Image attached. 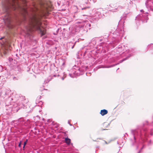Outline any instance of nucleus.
<instances>
[{"mask_svg":"<svg viewBox=\"0 0 153 153\" xmlns=\"http://www.w3.org/2000/svg\"><path fill=\"white\" fill-rule=\"evenodd\" d=\"M65 143L68 144H69L71 143V140L68 138H66L65 139Z\"/></svg>","mask_w":153,"mask_h":153,"instance_id":"obj_4","label":"nucleus"},{"mask_svg":"<svg viewBox=\"0 0 153 153\" xmlns=\"http://www.w3.org/2000/svg\"><path fill=\"white\" fill-rule=\"evenodd\" d=\"M108 113V111L105 109H103L101 110L100 112V114L102 116H104L107 114Z\"/></svg>","mask_w":153,"mask_h":153,"instance_id":"obj_3","label":"nucleus"},{"mask_svg":"<svg viewBox=\"0 0 153 153\" xmlns=\"http://www.w3.org/2000/svg\"><path fill=\"white\" fill-rule=\"evenodd\" d=\"M32 16L30 21L29 30L32 31L34 30L39 31L42 36L46 33L45 29L41 27V21L42 17L44 16L48 12V7L45 4H41L38 6L34 4L31 9Z\"/></svg>","mask_w":153,"mask_h":153,"instance_id":"obj_1","label":"nucleus"},{"mask_svg":"<svg viewBox=\"0 0 153 153\" xmlns=\"http://www.w3.org/2000/svg\"><path fill=\"white\" fill-rule=\"evenodd\" d=\"M21 144H22V142L21 141L19 145V147H21Z\"/></svg>","mask_w":153,"mask_h":153,"instance_id":"obj_6","label":"nucleus"},{"mask_svg":"<svg viewBox=\"0 0 153 153\" xmlns=\"http://www.w3.org/2000/svg\"><path fill=\"white\" fill-rule=\"evenodd\" d=\"M2 38H1L0 39H1Z\"/></svg>","mask_w":153,"mask_h":153,"instance_id":"obj_7","label":"nucleus"},{"mask_svg":"<svg viewBox=\"0 0 153 153\" xmlns=\"http://www.w3.org/2000/svg\"><path fill=\"white\" fill-rule=\"evenodd\" d=\"M27 140H26V141H25V142H24V146H23V148H24L25 146V145H26V144H27Z\"/></svg>","mask_w":153,"mask_h":153,"instance_id":"obj_5","label":"nucleus"},{"mask_svg":"<svg viewBox=\"0 0 153 153\" xmlns=\"http://www.w3.org/2000/svg\"><path fill=\"white\" fill-rule=\"evenodd\" d=\"M26 1L25 0H7L6 2L3 10L6 12V14L3 18L6 25L9 28H13L11 17L9 14V10L11 8L15 10L16 8L20 9L22 11V13L25 16L27 13L26 8Z\"/></svg>","mask_w":153,"mask_h":153,"instance_id":"obj_2","label":"nucleus"}]
</instances>
